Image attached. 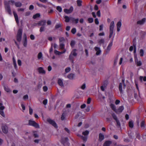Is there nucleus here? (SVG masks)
<instances>
[{"label": "nucleus", "instance_id": "1", "mask_svg": "<svg viewBox=\"0 0 146 146\" xmlns=\"http://www.w3.org/2000/svg\"><path fill=\"white\" fill-rule=\"evenodd\" d=\"M103 146H118V145L115 141H107L104 143Z\"/></svg>", "mask_w": 146, "mask_h": 146}, {"label": "nucleus", "instance_id": "2", "mask_svg": "<svg viewBox=\"0 0 146 146\" xmlns=\"http://www.w3.org/2000/svg\"><path fill=\"white\" fill-rule=\"evenodd\" d=\"M22 30L21 29H19L18 31L17 36V40L18 42H20L21 40Z\"/></svg>", "mask_w": 146, "mask_h": 146}, {"label": "nucleus", "instance_id": "3", "mask_svg": "<svg viewBox=\"0 0 146 146\" xmlns=\"http://www.w3.org/2000/svg\"><path fill=\"white\" fill-rule=\"evenodd\" d=\"M29 125L32 126L37 128H39L38 124L36 123L35 121L31 119L29 121Z\"/></svg>", "mask_w": 146, "mask_h": 146}, {"label": "nucleus", "instance_id": "4", "mask_svg": "<svg viewBox=\"0 0 146 146\" xmlns=\"http://www.w3.org/2000/svg\"><path fill=\"white\" fill-rule=\"evenodd\" d=\"M76 49H74L71 52L69 57V59L71 60L72 62H73V56H76L77 55V54L76 52Z\"/></svg>", "mask_w": 146, "mask_h": 146}, {"label": "nucleus", "instance_id": "5", "mask_svg": "<svg viewBox=\"0 0 146 146\" xmlns=\"http://www.w3.org/2000/svg\"><path fill=\"white\" fill-rule=\"evenodd\" d=\"M5 7L6 11L10 15L11 14V12L10 6L8 3L5 2Z\"/></svg>", "mask_w": 146, "mask_h": 146}, {"label": "nucleus", "instance_id": "6", "mask_svg": "<svg viewBox=\"0 0 146 146\" xmlns=\"http://www.w3.org/2000/svg\"><path fill=\"white\" fill-rule=\"evenodd\" d=\"M134 59L135 63L137 66H141L142 64L140 60H138L136 55H135Z\"/></svg>", "mask_w": 146, "mask_h": 146}, {"label": "nucleus", "instance_id": "7", "mask_svg": "<svg viewBox=\"0 0 146 146\" xmlns=\"http://www.w3.org/2000/svg\"><path fill=\"white\" fill-rule=\"evenodd\" d=\"M47 121L50 124H51L55 128H57L58 127L56 124L55 122L53 120H52L50 119H48L47 120Z\"/></svg>", "mask_w": 146, "mask_h": 146}, {"label": "nucleus", "instance_id": "8", "mask_svg": "<svg viewBox=\"0 0 146 146\" xmlns=\"http://www.w3.org/2000/svg\"><path fill=\"white\" fill-rule=\"evenodd\" d=\"M2 131L4 133H7L8 132V127L5 125H3L1 127Z\"/></svg>", "mask_w": 146, "mask_h": 146}, {"label": "nucleus", "instance_id": "9", "mask_svg": "<svg viewBox=\"0 0 146 146\" xmlns=\"http://www.w3.org/2000/svg\"><path fill=\"white\" fill-rule=\"evenodd\" d=\"M73 10V8L71 6L69 9H64V11L66 14H70L71 13Z\"/></svg>", "mask_w": 146, "mask_h": 146}, {"label": "nucleus", "instance_id": "10", "mask_svg": "<svg viewBox=\"0 0 146 146\" xmlns=\"http://www.w3.org/2000/svg\"><path fill=\"white\" fill-rule=\"evenodd\" d=\"M124 108L123 106H120L117 109H116L115 113L119 114L121 113L124 110Z\"/></svg>", "mask_w": 146, "mask_h": 146}, {"label": "nucleus", "instance_id": "11", "mask_svg": "<svg viewBox=\"0 0 146 146\" xmlns=\"http://www.w3.org/2000/svg\"><path fill=\"white\" fill-rule=\"evenodd\" d=\"M46 21L45 20H42L39 21L36 24L39 26H44L46 24Z\"/></svg>", "mask_w": 146, "mask_h": 146}, {"label": "nucleus", "instance_id": "12", "mask_svg": "<svg viewBox=\"0 0 146 146\" xmlns=\"http://www.w3.org/2000/svg\"><path fill=\"white\" fill-rule=\"evenodd\" d=\"M5 109V107L4 106H1L0 107V114L3 117H5V114L3 111V110Z\"/></svg>", "mask_w": 146, "mask_h": 146}, {"label": "nucleus", "instance_id": "13", "mask_svg": "<svg viewBox=\"0 0 146 146\" xmlns=\"http://www.w3.org/2000/svg\"><path fill=\"white\" fill-rule=\"evenodd\" d=\"M146 21V19L143 18L141 20H139L137 22V24L139 25H142L144 24Z\"/></svg>", "mask_w": 146, "mask_h": 146}, {"label": "nucleus", "instance_id": "14", "mask_svg": "<svg viewBox=\"0 0 146 146\" xmlns=\"http://www.w3.org/2000/svg\"><path fill=\"white\" fill-rule=\"evenodd\" d=\"M13 13L16 22L17 24H18L19 23V20L18 15L14 11L13 12Z\"/></svg>", "mask_w": 146, "mask_h": 146}, {"label": "nucleus", "instance_id": "15", "mask_svg": "<svg viewBox=\"0 0 146 146\" xmlns=\"http://www.w3.org/2000/svg\"><path fill=\"white\" fill-rule=\"evenodd\" d=\"M66 52V50L64 49L63 51L62 52H59L57 51L56 50H55L54 51V52L55 54L56 55H60L62 54H63L64 53Z\"/></svg>", "mask_w": 146, "mask_h": 146}, {"label": "nucleus", "instance_id": "16", "mask_svg": "<svg viewBox=\"0 0 146 146\" xmlns=\"http://www.w3.org/2000/svg\"><path fill=\"white\" fill-rule=\"evenodd\" d=\"M114 27V21H112L110 25V31H113V29Z\"/></svg>", "mask_w": 146, "mask_h": 146}, {"label": "nucleus", "instance_id": "17", "mask_svg": "<svg viewBox=\"0 0 146 146\" xmlns=\"http://www.w3.org/2000/svg\"><path fill=\"white\" fill-rule=\"evenodd\" d=\"M94 49L96 51V54L97 55H99L101 52V50H100V48L97 47H95L94 48Z\"/></svg>", "mask_w": 146, "mask_h": 146}, {"label": "nucleus", "instance_id": "18", "mask_svg": "<svg viewBox=\"0 0 146 146\" xmlns=\"http://www.w3.org/2000/svg\"><path fill=\"white\" fill-rule=\"evenodd\" d=\"M38 70L40 73L44 74L45 73V71L44 70L42 67H39L38 68Z\"/></svg>", "mask_w": 146, "mask_h": 146}, {"label": "nucleus", "instance_id": "19", "mask_svg": "<svg viewBox=\"0 0 146 146\" xmlns=\"http://www.w3.org/2000/svg\"><path fill=\"white\" fill-rule=\"evenodd\" d=\"M121 25V22L120 21H119L117 24V30L118 32H119L120 31V28Z\"/></svg>", "mask_w": 146, "mask_h": 146}, {"label": "nucleus", "instance_id": "20", "mask_svg": "<svg viewBox=\"0 0 146 146\" xmlns=\"http://www.w3.org/2000/svg\"><path fill=\"white\" fill-rule=\"evenodd\" d=\"M123 86V84L122 83H120L119 84V90L120 91V93L121 94H122L123 93V90H122V86Z\"/></svg>", "mask_w": 146, "mask_h": 146}, {"label": "nucleus", "instance_id": "21", "mask_svg": "<svg viewBox=\"0 0 146 146\" xmlns=\"http://www.w3.org/2000/svg\"><path fill=\"white\" fill-rule=\"evenodd\" d=\"M24 37L25 38V40L23 42V45L25 47H26L27 46V37L26 35L24 34Z\"/></svg>", "mask_w": 146, "mask_h": 146}, {"label": "nucleus", "instance_id": "22", "mask_svg": "<svg viewBox=\"0 0 146 146\" xmlns=\"http://www.w3.org/2000/svg\"><path fill=\"white\" fill-rule=\"evenodd\" d=\"M99 140L100 141H102L104 139V135L102 133L99 134Z\"/></svg>", "mask_w": 146, "mask_h": 146}, {"label": "nucleus", "instance_id": "23", "mask_svg": "<svg viewBox=\"0 0 146 146\" xmlns=\"http://www.w3.org/2000/svg\"><path fill=\"white\" fill-rule=\"evenodd\" d=\"M71 20L73 23H75L77 24L78 22L79 19H75L74 18H72L71 19Z\"/></svg>", "mask_w": 146, "mask_h": 146}, {"label": "nucleus", "instance_id": "24", "mask_svg": "<svg viewBox=\"0 0 146 146\" xmlns=\"http://www.w3.org/2000/svg\"><path fill=\"white\" fill-rule=\"evenodd\" d=\"M58 84L61 86H64L62 80L61 79H59L58 80Z\"/></svg>", "mask_w": 146, "mask_h": 146}, {"label": "nucleus", "instance_id": "25", "mask_svg": "<svg viewBox=\"0 0 146 146\" xmlns=\"http://www.w3.org/2000/svg\"><path fill=\"white\" fill-rule=\"evenodd\" d=\"M13 64L14 66V68L15 69L17 70V64H16V61H15V59L14 58H13Z\"/></svg>", "mask_w": 146, "mask_h": 146}, {"label": "nucleus", "instance_id": "26", "mask_svg": "<svg viewBox=\"0 0 146 146\" xmlns=\"http://www.w3.org/2000/svg\"><path fill=\"white\" fill-rule=\"evenodd\" d=\"M110 106L111 109L115 112L116 109L115 105L113 104H111L110 105Z\"/></svg>", "mask_w": 146, "mask_h": 146}, {"label": "nucleus", "instance_id": "27", "mask_svg": "<svg viewBox=\"0 0 146 146\" xmlns=\"http://www.w3.org/2000/svg\"><path fill=\"white\" fill-rule=\"evenodd\" d=\"M60 48L61 50H64L65 49L64 48V44L62 42H60Z\"/></svg>", "mask_w": 146, "mask_h": 146}, {"label": "nucleus", "instance_id": "28", "mask_svg": "<svg viewBox=\"0 0 146 146\" xmlns=\"http://www.w3.org/2000/svg\"><path fill=\"white\" fill-rule=\"evenodd\" d=\"M15 6L17 7H19L21 6L22 4L20 2H17L15 3Z\"/></svg>", "mask_w": 146, "mask_h": 146}, {"label": "nucleus", "instance_id": "29", "mask_svg": "<svg viewBox=\"0 0 146 146\" xmlns=\"http://www.w3.org/2000/svg\"><path fill=\"white\" fill-rule=\"evenodd\" d=\"M4 88L5 90L7 92H11V91L7 86H4Z\"/></svg>", "mask_w": 146, "mask_h": 146}, {"label": "nucleus", "instance_id": "30", "mask_svg": "<svg viewBox=\"0 0 146 146\" xmlns=\"http://www.w3.org/2000/svg\"><path fill=\"white\" fill-rule=\"evenodd\" d=\"M74 75L73 74H70L67 76V77L70 79H72L73 78Z\"/></svg>", "mask_w": 146, "mask_h": 146}, {"label": "nucleus", "instance_id": "31", "mask_svg": "<svg viewBox=\"0 0 146 146\" xmlns=\"http://www.w3.org/2000/svg\"><path fill=\"white\" fill-rule=\"evenodd\" d=\"M89 131L88 130L82 132V134L85 136H87L89 133Z\"/></svg>", "mask_w": 146, "mask_h": 146}, {"label": "nucleus", "instance_id": "32", "mask_svg": "<svg viewBox=\"0 0 146 146\" xmlns=\"http://www.w3.org/2000/svg\"><path fill=\"white\" fill-rule=\"evenodd\" d=\"M38 59L42 58V54L41 52H40L38 55Z\"/></svg>", "mask_w": 146, "mask_h": 146}, {"label": "nucleus", "instance_id": "33", "mask_svg": "<svg viewBox=\"0 0 146 146\" xmlns=\"http://www.w3.org/2000/svg\"><path fill=\"white\" fill-rule=\"evenodd\" d=\"M129 127L133 128V122L132 121H130L129 122Z\"/></svg>", "mask_w": 146, "mask_h": 146}, {"label": "nucleus", "instance_id": "34", "mask_svg": "<svg viewBox=\"0 0 146 146\" xmlns=\"http://www.w3.org/2000/svg\"><path fill=\"white\" fill-rule=\"evenodd\" d=\"M112 42H110L108 45V47L107 48V50H108L109 51L111 49V48L112 46Z\"/></svg>", "mask_w": 146, "mask_h": 146}, {"label": "nucleus", "instance_id": "35", "mask_svg": "<svg viewBox=\"0 0 146 146\" xmlns=\"http://www.w3.org/2000/svg\"><path fill=\"white\" fill-rule=\"evenodd\" d=\"M62 26V24H61L60 23H58V24H57L55 27V28L56 29H58L60 27H61Z\"/></svg>", "mask_w": 146, "mask_h": 146}, {"label": "nucleus", "instance_id": "36", "mask_svg": "<svg viewBox=\"0 0 146 146\" xmlns=\"http://www.w3.org/2000/svg\"><path fill=\"white\" fill-rule=\"evenodd\" d=\"M40 16V14L39 13H37L33 15V18L34 19H36L38 17H39Z\"/></svg>", "mask_w": 146, "mask_h": 146}, {"label": "nucleus", "instance_id": "37", "mask_svg": "<svg viewBox=\"0 0 146 146\" xmlns=\"http://www.w3.org/2000/svg\"><path fill=\"white\" fill-rule=\"evenodd\" d=\"M139 54L141 56H143L144 55V51L142 49H141L139 51Z\"/></svg>", "mask_w": 146, "mask_h": 146}, {"label": "nucleus", "instance_id": "38", "mask_svg": "<svg viewBox=\"0 0 146 146\" xmlns=\"http://www.w3.org/2000/svg\"><path fill=\"white\" fill-rule=\"evenodd\" d=\"M98 42L100 45L104 44V39H101L98 40Z\"/></svg>", "mask_w": 146, "mask_h": 146}, {"label": "nucleus", "instance_id": "39", "mask_svg": "<svg viewBox=\"0 0 146 146\" xmlns=\"http://www.w3.org/2000/svg\"><path fill=\"white\" fill-rule=\"evenodd\" d=\"M82 139L84 142H86L87 140V136H81Z\"/></svg>", "mask_w": 146, "mask_h": 146}, {"label": "nucleus", "instance_id": "40", "mask_svg": "<svg viewBox=\"0 0 146 146\" xmlns=\"http://www.w3.org/2000/svg\"><path fill=\"white\" fill-rule=\"evenodd\" d=\"M88 21L89 23H92L93 22L94 19L92 18H89L88 19Z\"/></svg>", "mask_w": 146, "mask_h": 146}, {"label": "nucleus", "instance_id": "41", "mask_svg": "<svg viewBox=\"0 0 146 146\" xmlns=\"http://www.w3.org/2000/svg\"><path fill=\"white\" fill-rule=\"evenodd\" d=\"M64 18L65 19V21L66 22H68L69 21L70 18L68 17L65 16L64 17Z\"/></svg>", "mask_w": 146, "mask_h": 146}, {"label": "nucleus", "instance_id": "42", "mask_svg": "<svg viewBox=\"0 0 146 146\" xmlns=\"http://www.w3.org/2000/svg\"><path fill=\"white\" fill-rule=\"evenodd\" d=\"M116 121L117 124H116V126L118 127H119L121 126L120 123L119 122V121L118 120L115 121Z\"/></svg>", "mask_w": 146, "mask_h": 146}, {"label": "nucleus", "instance_id": "43", "mask_svg": "<svg viewBox=\"0 0 146 146\" xmlns=\"http://www.w3.org/2000/svg\"><path fill=\"white\" fill-rule=\"evenodd\" d=\"M29 114L31 115L33 113V110L30 106H29Z\"/></svg>", "mask_w": 146, "mask_h": 146}, {"label": "nucleus", "instance_id": "44", "mask_svg": "<svg viewBox=\"0 0 146 146\" xmlns=\"http://www.w3.org/2000/svg\"><path fill=\"white\" fill-rule=\"evenodd\" d=\"M75 42L74 41L72 40L71 42L70 45L72 47H73L75 44Z\"/></svg>", "mask_w": 146, "mask_h": 146}, {"label": "nucleus", "instance_id": "45", "mask_svg": "<svg viewBox=\"0 0 146 146\" xmlns=\"http://www.w3.org/2000/svg\"><path fill=\"white\" fill-rule=\"evenodd\" d=\"M65 114L64 113H63L61 116V120H64L65 118Z\"/></svg>", "mask_w": 146, "mask_h": 146}, {"label": "nucleus", "instance_id": "46", "mask_svg": "<svg viewBox=\"0 0 146 146\" xmlns=\"http://www.w3.org/2000/svg\"><path fill=\"white\" fill-rule=\"evenodd\" d=\"M77 4L78 5V6H81L82 4V1H81L79 0H78L77 1Z\"/></svg>", "mask_w": 146, "mask_h": 146}, {"label": "nucleus", "instance_id": "47", "mask_svg": "<svg viewBox=\"0 0 146 146\" xmlns=\"http://www.w3.org/2000/svg\"><path fill=\"white\" fill-rule=\"evenodd\" d=\"M36 4L38 6L40 7H43L45 8H46V6H45V5H42V4H39L38 3H36Z\"/></svg>", "mask_w": 146, "mask_h": 146}, {"label": "nucleus", "instance_id": "48", "mask_svg": "<svg viewBox=\"0 0 146 146\" xmlns=\"http://www.w3.org/2000/svg\"><path fill=\"white\" fill-rule=\"evenodd\" d=\"M112 116L113 118L115 120H118L117 117L115 113H113L112 114Z\"/></svg>", "mask_w": 146, "mask_h": 146}, {"label": "nucleus", "instance_id": "49", "mask_svg": "<svg viewBox=\"0 0 146 146\" xmlns=\"http://www.w3.org/2000/svg\"><path fill=\"white\" fill-rule=\"evenodd\" d=\"M56 9L60 12H61L62 11V9L61 7L59 6L57 7Z\"/></svg>", "mask_w": 146, "mask_h": 146}, {"label": "nucleus", "instance_id": "50", "mask_svg": "<svg viewBox=\"0 0 146 146\" xmlns=\"http://www.w3.org/2000/svg\"><path fill=\"white\" fill-rule=\"evenodd\" d=\"M45 27L44 26H42L40 27V31L41 32L44 31Z\"/></svg>", "mask_w": 146, "mask_h": 146}, {"label": "nucleus", "instance_id": "51", "mask_svg": "<svg viewBox=\"0 0 146 146\" xmlns=\"http://www.w3.org/2000/svg\"><path fill=\"white\" fill-rule=\"evenodd\" d=\"M5 2L6 3H8L9 5V4H10L11 3L12 4H13L14 3L15 4V3L14 1L13 0H12L9 1L8 2Z\"/></svg>", "mask_w": 146, "mask_h": 146}, {"label": "nucleus", "instance_id": "52", "mask_svg": "<svg viewBox=\"0 0 146 146\" xmlns=\"http://www.w3.org/2000/svg\"><path fill=\"white\" fill-rule=\"evenodd\" d=\"M86 84L84 83L81 86L80 88L84 90L86 88Z\"/></svg>", "mask_w": 146, "mask_h": 146}, {"label": "nucleus", "instance_id": "53", "mask_svg": "<svg viewBox=\"0 0 146 146\" xmlns=\"http://www.w3.org/2000/svg\"><path fill=\"white\" fill-rule=\"evenodd\" d=\"M71 32L72 34H75L76 32V29L75 28L72 29L71 31Z\"/></svg>", "mask_w": 146, "mask_h": 146}, {"label": "nucleus", "instance_id": "54", "mask_svg": "<svg viewBox=\"0 0 146 146\" xmlns=\"http://www.w3.org/2000/svg\"><path fill=\"white\" fill-rule=\"evenodd\" d=\"M59 41L60 42H63L65 41V39L63 37H60L59 38Z\"/></svg>", "mask_w": 146, "mask_h": 146}, {"label": "nucleus", "instance_id": "55", "mask_svg": "<svg viewBox=\"0 0 146 146\" xmlns=\"http://www.w3.org/2000/svg\"><path fill=\"white\" fill-rule=\"evenodd\" d=\"M70 70V67L66 68L65 70V72L66 73L68 72Z\"/></svg>", "mask_w": 146, "mask_h": 146}, {"label": "nucleus", "instance_id": "56", "mask_svg": "<svg viewBox=\"0 0 146 146\" xmlns=\"http://www.w3.org/2000/svg\"><path fill=\"white\" fill-rule=\"evenodd\" d=\"M145 125V122L144 121H142L141 123V127H144Z\"/></svg>", "mask_w": 146, "mask_h": 146}, {"label": "nucleus", "instance_id": "57", "mask_svg": "<svg viewBox=\"0 0 146 146\" xmlns=\"http://www.w3.org/2000/svg\"><path fill=\"white\" fill-rule=\"evenodd\" d=\"M43 91L44 92H46L48 90V88L46 86H44L43 88Z\"/></svg>", "mask_w": 146, "mask_h": 146}, {"label": "nucleus", "instance_id": "58", "mask_svg": "<svg viewBox=\"0 0 146 146\" xmlns=\"http://www.w3.org/2000/svg\"><path fill=\"white\" fill-rule=\"evenodd\" d=\"M91 99L90 98H88V99L87 103L88 104H90L91 102Z\"/></svg>", "mask_w": 146, "mask_h": 146}, {"label": "nucleus", "instance_id": "59", "mask_svg": "<svg viewBox=\"0 0 146 146\" xmlns=\"http://www.w3.org/2000/svg\"><path fill=\"white\" fill-rule=\"evenodd\" d=\"M124 82H125L124 80L123 79L122 80V82L123 83H122V84L123 85V89H124L125 88V87L126 86V85H125V84L124 83Z\"/></svg>", "mask_w": 146, "mask_h": 146}, {"label": "nucleus", "instance_id": "60", "mask_svg": "<svg viewBox=\"0 0 146 146\" xmlns=\"http://www.w3.org/2000/svg\"><path fill=\"white\" fill-rule=\"evenodd\" d=\"M33 135L35 138H37L38 137V135L36 132H35L34 133Z\"/></svg>", "mask_w": 146, "mask_h": 146}, {"label": "nucleus", "instance_id": "61", "mask_svg": "<svg viewBox=\"0 0 146 146\" xmlns=\"http://www.w3.org/2000/svg\"><path fill=\"white\" fill-rule=\"evenodd\" d=\"M95 24L96 25H98L99 24V22L98 19L96 18L95 19Z\"/></svg>", "mask_w": 146, "mask_h": 146}, {"label": "nucleus", "instance_id": "62", "mask_svg": "<svg viewBox=\"0 0 146 146\" xmlns=\"http://www.w3.org/2000/svg\"><path fill=\"white\" fill-rule=\"evenodd\" d=\"M30 38L32 40H33L35 38V37L34 35H31L30 36Z\"/></svg>", "mask_w": 146, "mask_h": 146}, {"label": "nucleus", "instance_id": "63", "mask_svg": "<svg viewBox=\"0 0 146 146\" xmlns=\"http://www.w3.org/2000/svg\"><path fill=\"white\" fill-rule=\"evenodd\" d=\"M47 103V99H45L43 101V103L44 104L46 105Z\"/></svg>", "mask_w": 146, "mask_h": 146}, {"label": "nucleus", "instance_id": "64", "mask_svg": "<svg viewBox=\"0 0 146 146\" xmlns=\"http://www.w3.org/2000/svg\"><path fill=\"white\" fill-rule=\"evenodd\" d=\"M17 62L19 66H21V62L20 60H18Z\"/></svg>", "mask_w": 146, "mask_h": 146}]
</instances>
